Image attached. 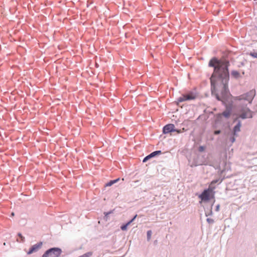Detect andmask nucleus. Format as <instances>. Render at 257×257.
Wrapping results in <instances>:
<instances>
[{
  "label": "nucleus",
  "mask_w": 257,
  "mask_h": 257,
  "mask_svg": "<svg viewBox=\"0 0 257 257\" xmlns=\"http://www.w3.org/2000/svg\"><path fill=\"white\" fill-rule=\"evenodd\" d=\"M211 190L210 189H205L201 194L199 195V198L203 201H208L210 199Z\"/></svg>",
  "instance_id": "423d86ee"
},
{
  "label": "nucleus",
  "mask_w": 257,
  "mask_h": 257,
  "mask_svg": "<svg viewBox=\"0 0 257 257\" xmlns=\"http://www.w3.org/2000/svg\"><path fill=\"white\" fill-rule=\"evenodd\" d=\"M137 215H136L131 220H130L129 221H128L125 224H127V226L128 225H129L132 222H133L134 220L136 219V218L137 217Z\"/></svg>",
  "instance_id": "dca6fc26"
},
{
  "label": "nucleus",
  "mask_w": 257,
  "mask_h": 257,
  "mask_svg": "<svg viewBox=\"0 0 257 257\" xmlns=\"http://www.w3.org/2000/svg\"><path fill=\"white\" fill-rule=\"evenodd\" d=\"M62 253V250L58 247H52L46 250L42 257H59Z\"/></svg>",
  "instance_id": "7ed1b4c3"
},
{
  "label": "nucleus",
  "mask_w": 257,
  "mask_h": 257,
  "mask_svg": "<svg viewBox=\"0 0 257 257\" xmlns=\"http://www.w3.org/2000/svg\"><path fill=\"white\" fill-rule=\"evenodd\" d=\"M221 114L225 118H228L231 115V109L227 108L226 110L222 113Z\"/></svg>",
  "instance_id": "9d476101"
},
{
  "label": "nucleus",
  "mask_w": 257,
  "mask_h": 257,
  "mask_svg": "<svg viewBox=\"0 0 257 257\" xmlns=\"http://www.w3.org/2000/svg\"><path fill=\"white\" fill-rule=\"evenodd\" d=\"M231 77L238 79L241 77L240 73L236 70H232L230 73Z\"/></svg>",
  "instance_id": "1a4fd4ad"
},
{
  "label": "nucleus",
  "mask_w": 257,
  "mask_h": 257,
  "mask_svg": "<svg viewBox=\"0 0 257 257\" xmlns=\"http://www.w3.org/2000/svg\"><path fill=\"white\" fill-rule=\"evenodd\" d=\"M221 133V131L220 130H216L214 132V134L215 135H219Z\"/></svg>",
  "instance_id": "4be33fe9"
},
{
  "label": "nucleus",
  "mask_w": 257,
  "mask_h": 257,
  "mask_svg": "<svg viewBox=\"0 0 257 257\" xmlns=\"http://www.w3.org/2000/svg\"><path fill=\"white\" fill-rule=\"evenodd\" d=\"M42 245V242H40L33 245L29 249L28 254H31L33 252L37 251Z\"/></svg>",
  "instance_id": "0eeeda50"
},
{
  "label": "nucleus",
  "mask_w": 257,
  "mask_h": 257,
  "mask_svg": "<svg viewBox=\"0 0 257 257\" xmlns=\"http://www.w3.org/2000/svg\"><path fill=\"white\" fill-rule=\"evenodd\" d=\"M222 181V179H215V180H213L212 182H211V184H215L217 183H220Z\"/></svg>",
  "instance_id": "4468645a"
},
{
  "label": "nucleus",
  "mask_w": 257,
  "mask_h": 257,
  "mask_svg": "<svg viewBox=\"0 0 257 257\" xmlns=\"http://www.w3.org/2000/svg\"><path fill=\"white\" fill-rule=\"evenodd\" d=\"M206 221L209 224H213L214 222V220L210 218H207Z\"/></svg>",
  "instance_id": "f3484780"
},
{
  "label": "nucleus",
  "mask_w": 257,
  "mask_h": 257,
  "mask_svg": "<svg viewBox=\"0 0 257 257\" xmlns=\"http://www.w3.org/2000/svg\"><path fill=\"white\" fill-rule=\"evenodd\" d=\"M163 132L164 134H166L172 132H177L178 134H180L182 132L181 130L176 129L174 124L170 123L163 127Z\"/></svg>",
  "instance_id": "39448f33"
},
{
  "label": "nucleus",
  "mask_w": 257,
  "mask_h": 257,
  "mask_svg": "<svg viewBox=\"0 0 257 257\" xmlns=\"http://www.w3.org/2000/svg\"><path fill=\"white\" fill-rule=\"evenodd\" d=\"M127 224H123L120 226V228L122 230H126L127 229Z\"/></svg>",
  "instance_id": "aec40b11"
},
{
  "label": "nucleus",
  "mask_w": 257,
  "mask_h": 257,
  "mask_svg": "<svg viewBox=\"0 0 257 257\" xmlns=\"http://www.w3.org/2000/svg\"><path fill=\"white\" fill-rule=\"evenodd\" d=\"M234 136L235 135H233V136L230 137V138H229V141H230V142L231 143H233L235 142V139Z\"/></svg>",
  "instance_id": "6ab92c4d"
},
{
  "label": "nucleus",
  "mask_w": 257,
  "mask_h": 257,
  "mask_svg": "<svg viewBox=\"0 0 257 257\" xmlns=\"http://www.w3.org/2000/svg\"><path fill=\"white\" fill-rule=\"evenodd\" d=\"M219 208H220V205L219 204H217L216 206V207H215V211H218L219 210Z\"/></svg>",
  "instance_id": "5701e85b"
},
{
  "label": "nucleus",
  "mask_w": 257,
  "mask_h": 257,
  "mask_svg": "<svg viewBox=\"0 0 257 257\" xmlns=\"http://www.w3.org/2000/svg\"><path fill=\"white\" fill-rule=\"evenodd\" d=\"M152 232L151 230H148L147 232V240L149 241L151 239Z\"/></svg>",
  "instance_id": "ddd939ff"
},
{
  "label": "nucleus",
  "mask_w": 257,
  "mask_h": 257,
  "mask_svg": "<svg viewBox=\"0 0 257 257\" xmlns=\"http://www.w3.org/2000/svg\"><path fill=\"white\" fill-rule=\"evenodd\" d=\"M255 95V91L254 89H252L244 94L235 97V100L238 101L236 104V107L239 114L238 117L234 120V121H237V123L233 129L234 135H236V133L240 131V128L241 123L238 119L239 118L244 119L252 117V111L247 107V104L251 103Z\"/></svg>",
  "instance_id": "f03ea898"
},
{
  "label": "nucleus",
  "mask_w": 257,
  "mask_h": 257,
  "mask_svg": "<svg viewBox=\"0 0 257 257\" xmlns=\"http://www.w3.org/2000/svg\"><path fill=\"white\" fill-rule=\"evenodd\" d=\"M161 154H162V152L160 150L154 151V152L151 153V154H150L149 155L145 157L144 158L143 162L144 163L146 162L150 159L153 158L157 155H159Z\"/></svg>",
  "instance_id": "6e6552de"
},
{
  "label": "nucleus",
  "mask_w": 257,
  "mask_h": 257,
  "mask_svg": "<svg viewBox=\"0 0 257 257\" xmlns=\"http://www.w3.org/2000/svg\"><path fill=\"white\" fill-rule=\"evenodd\" d=\"M119 180V178H117L116 179L113 180H110L109 182H108L106 184V186H110L112 185L113 184H114V183H116Z\"/></svg>",
  "instance_id": "9b49d317"
},
{
  "label": "nucleus",
  "mask_w": 257,
  "mask_h": 257,
  "mask_svg": "<svg viewBox=\"0 0 257 257\" xmlns=\"http://www.w3.org/2000/svg\"><path fill=\"white\" fill-rule=\"evenodd\" d=\"M11 215H12V216H14V212H12V214H11Z\"/></svg>",
  "instance_id": "b1692460"
},
{
  "label": "nucleus",
  "mask_w": 257,
  "mask_h": 257,
  "mask_svg": "<svg viewBox=\"0 0 257 257\" xmlns=\"http://www.w3.org/2000/svg\"><path fill=\"white\" fill-rule=\"evenodd\" d=\"M249 55L253 58H257V53L256 52H250Z\"/></svg>",
  "instance_id": "a211bd4d"
},
{
  "label": "nucleus",
  "mask_w": 257,
  "mask_h": 257,
  "mask_svg": "<svg viewBox=\"0 0 257 257\" xmlns=\"http://www.w3.org/2000/svg\"><path fill=\"white\" fill-rule=\"evenodd\" d=\"M229 66V61L224 58L219 59L214 57L208 63V66L213 68L210 78L212 94L223 104L228 101L231 96L228 89Z\"/></svg>",
  "instance_id": "f257e3e1"
},
{
  "label": "nucleus",
  "mask_w": 257,
  "mask_h": 257,
  "mask_svg": "<svg viewBox=\"0 0 257 257\" xmlns=\"http://www.w3.org/2000/svg\"><path fill=\"white\" fill-rule=\"evenodd\" d=\"M204 150H205V147L204 146H200L198 149L199 151L200 152L204 151Z\"/></svg>",
  "instance_id": "412c9836"
},
{
  "label": "nucleus",
  "mask_w": 257,
  "mask_h": 257,
  "mask_svg": "<svg viewBox=\"0 0 257 257\" xmlns=\"http://www.w3.org/2000/svg\"><path fill=\"white\" fill-rule=\"evenodd\" d=\"M212 214V207H211V208L208 212H207V211L205 212V216H208L209 215H211Z\"/></svg>",
  "instance_id": "2eb2a0df"
},
{
  "label": "nucleus",
  "mask_w": 257,
  "mask_h": 257,
  "mask_svg": "<svg viewBox=\"0 0 257 257\" xmlns=\"http://www.w3.org/2000/svg\"><path fill=\"white\" fill-rule=\"evenodd\" d=\"M196 93L193 91H189L188 93L183 94L182 96L177 98L176 104L179 105V103L184 101L195 99L196 98Z\"/></svg>",
  "instance_id": "20e7f679"
},
{
  "label": "nucleus",
  "mask_w": 257,
  "mask_h": 257,
  "mask_svg": "<svg viewBox=\"0 0 257 257\" xmlns=\"http://www.w3.org/2000/svg\"><path fill=\"white\" fill-rule=\"evenodd\" d=\"M18 236L19 237L20 240H19L18 239H17V241L20 242H24L25 240V237L22 235V234L21 233H18Z\"/></svg>",
  "instance_id": "f8f14e48"
}]
</instances>
